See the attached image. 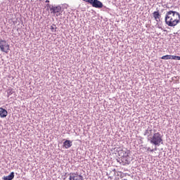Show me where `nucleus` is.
Segmentation results:
<instances>
[{"mask_svg": "<svg viewBox=\"0 0 180 180\" xmlns=\"http://www.w3.org/2000/svg\"><path fill=\"white\" fill-rule=\"evenodd\" d=\"M63 147H65V148H70V147L72 146V141H70V140H66L65 142H63Z\"/></svg>", "mask_w": 180, "mask_h": 180, "instance_id": "nucleus-11", "label": "nucleus"}, {"mask_svg": "<svg viewBox=\"0 0 180 180\" xmlns=\"http://www.w3.org/2000/svg\"><path fill=\"white\" fill-rule=\"evenodd\" d=\"M118 154L121 158H123L124 157H129V153H127V149H122L118 151Z\"/></svg>", "mask_w": 180, "mask_h": 180, "instance_id": "nucleus-8", "label": "nucleus"}, {"mask_svg": "<svg viewBox=\"0 0 180 180\" xmlns=\"http://www.w3.org/2000/svg\"><path fill=\"white\" fill-rule=\"evenodd\" d=\"M94 0H84V2H87L88 4H90V5H91L92 2Z\"/></svg>", "mask_w": 180, "mask_h": 180, "instance_id": "nucleus-19", "label": "nucleus"}, {"mask_svg": "<svg viewBox=\"0 0 180 180\" xmlns=\"http://www.w3.org/2000/svg\"><path fill=\"white\" fill-rule=\"evenodd\" d=\"M0 50L3 53H9V44L4 39L0 40Z\"/></svg>", "mask_w": 180, "mask_h": 180, "instance_id": "nucleus-3", "label": "nucleus"}, {"mask_svg": "<svg viewBox=\"0 0 180 180\" xmlns=\"http://www.w3.org/2000/svg\"><path fill=\"white\" fill-rule=\"evenodd\" d=\"M170 16H171L173 19H175V17L172 16V15H170Z\"/></svg>", "mask_w": 180, "mask_h": 180, "instance_id": "nucleus-20", "label": "nucleus"}, {"mask_svg": "<svg viewBox=\"0 0 180 180\" xmlns=\"http://www.w3.org/2000/svg\"><path fill=\"white\" fill-rule=\"evenodd\" d=\"M148 141H150V144H153V146L158 147H160L161 144H164L162 135H161L160 132L154 133L151 137L148 138Z\"/></svg>", "mask_w": 180, "mask_h": 180, "instance_id": "nucleus-2", "label": "nucleus"}, {"mask_svg": "<svg viewBox=\"0 0 180 180\" xmlns=\"http://www.w3.org/2000/svg\"><path fill=\"white\" fill-rule=\"evenodd\" d=\"M69 180H84L82 175L78 174V173L70 174Z\"/></svg>", "mask_w": 180, "mask_h": 180, "instance_id": "nucleus-4", "label": "nucleus"}, {"mask_svg": "<svg viewBox=\"0 0 180 180\" xmlns=\"http://www.w3.org/2000/svg\"><path fill=\"white\" fill-rule=\"evenodd\" d=\"M159 27V29H162V27Z\"/></svg>", "mask_w": 180, "mask_h": 180, "instance_id": "nucleus-22", "label": "nucleus"}, {"mask_svg": "<svg viewBox=\"0 0 180 180\" xmlns=\"http://www.w3.org/2000/svg\"><path fill=\"white\" fill-rule=\"evenodd\" d=\"M56 16H58V14H56Z\"/></svg>", "mask_w": 180, "mask_h": 180, "instance_id": "nucleus-24", "label": "nucleus"}, {"mask_svg": "<svg viewBox=\"0 0 180 180\" xmlns=\"http://www.w3.org/2000/svg\"><path fill=\"white\" fill-rule=\"evenodd\" d=\"M165 20L167 26L174 27V26H176L180 22V14L174 11H167L165 15Z\"/></svg>", "mask_w": 180, "mask_h": 180, "instance_id": "nucleus-1", "label": "nucleus"}, {"mask_svg": "<svg viewBox=\"0 0 180 180\" xmlns=\"http://www.w3.org/2000/svg\"><path fill=\"white\" fill-rule=\"evenodd\" d=\"M153 18L155 19L156 22H160V19H161V15H160V12L155 11L153 13Z\"/></svg>", "mask_w": 180, "mask_h": 180, "instance_id": "nucleus-12", "label": "nucleus"}, {"mask_svg": "<svg viewBox=\"0 0 180 180\" xmlns=\"http://www.w3.org/2000/svg\"><path fill=\"white\" fill-rule=\"evenodd\" d=\"M51 30L52 32H57V27L56 26V25L53 24L51 26Z\"/></svg>", "mask_w": 180, "mask_h": 180, "instance_id": "nucleus-16", "label": "nucleus"}, {"mask_svg": "<svg viewBox=\"0 0 180 180\" xmlns=\"http://www.w3.org/2000/svg\"><path fill=\"white\" fill-rule=\"evenodd\" d=\"M122 161L125 164H130V159L129 158V156L122 158Z\"/></svg>", "mask_w": 180, "mask_h": 180, "instance_id": "nucleus-13", "label": "nucleus"}, {"mask_svg": "<svg viewBox=\"0 0 180 180\" xmlns=\"http://www.w3.org/2000/svg\"><path fill=\"white\" fill-rule=\"evenodd\" d=\"M147 151H150V153H154V151H157V148L155 149H151V148H144Z\"/></svg>", "mask_w": 180, "mask_h": 180, "instance_id": "nucleus-17", "label": "nucleus"}, {"mask_svg": "<svg viewBox=\"0 0 180 180\" xmlns=\"http://www.w3.org/2000/svg\"><path fill=\"white\" fill-rule=\"evenodd\" d=\"M15 178V172H12L10 175L2 177L3 180H13Z\"/></svg>", "mask_w": 180, "mask_h": 180, "instance_id": "nucleus-10", "label": "nucleus"}, {"mask_svg": "<svg viewBox=\"0 0 180 180\" xmlns=\"http://www.w3.org/2000/svg\"><path fill=\"white\" fill-rule=\"evenodd\" d=\"M45 2H46V3H48V4H49V2H50V1L46 0Z\"/></svg>", "mask_w": 180, "mask_h": 180, "instance_id": "nucleus-21", "label": "nucleus"}, {"mask_svg": "<svg viewBox=\"0 0 180 180\" xmlns=\"http://www.w3.org/2000/svg\"><path fill=\"white\" fill-rule=\"evenodd\" d=\"M8 116V111L5 108H0V117H6Z\"/></svg>", "mask_w": 180, "mask_h": 180, "instance_id": "nucleus-9", "label": "nucleus"}, {"mask_svg": "<svg viewBox=\"0 0 180 180\" xmlns=\"http://www.w3.org/2000/svg\"><path fill=\"white\" fill-rule=\"evenodd\" d=\"M50 11H51V13L56 14V13H60V12L61 11V6H51V8H50Z\"/></svg>", "mask_w": 180, "mask_h": 180, "instance_id": "nucleus-7", "label": "nucleus"}, {"mask_svg": "<svg viewBox=\"0 0 180 180\" xmlns=\"http://www.w3.org/2000/svg\"><path fill=\"white\" fill-rule=\"evenodd\" d=\"M172 60H180V56H172Z\"/></svg>", "mask_w": 180, "mask_h": 180, "instance_id": "nucleus-18", "label": "nucleus"}, {"mask_svg": "<svg viewBox=\"0 0 180 180\" xmlns=\"http://www.w3.org/2000/svg\"><path fill=\"white\" fill-rule=\"evenodd\" d=\"M162 60H172V56L171 55H165L162 56Z\"/></svg>", "mask_w": 180, "mask_h": 180, "instance_id": "nucleus-14", "label": "nucleus"}, {"mask_svg": "<svg viewBox=\"0 0 180 180\" xmlns=\"http://www.w3.org/2000/svg\"><path fill=\"white\" fill-rule=\"evenodd\" d=\"M143 136L148 137H151L153 136V128L151 127H148V128L144 131Z\"/></svg>", "mask_w": 180, "mask_h": 180, "instance_id": "nucleus-6", "label": "nucleus"}, {"mask_svg": "<svg viewBox=\"0 0 180 180\" xmlns=\"http://www.w3.org/2000/svg\"><path fill=\"white\" fill-rule=\"evenodd\" d=\"M46 6H50V4H47Z\"/></svg>", "mask_w": 180, "mask_h": 180, "instance_id": "nucleus-23", "label": "nucleus"}, {"mask_svg": "<svg viewBox=\"0 0 180 180\" xmlns=\"http://www.w3.org/2000/svg\"><path fill=\"white\" fill-rule=\"evenodd\" d=\"M93 8H97L101 9V8H103V4L99 0H93L91 4Z\"/></svg>", "mask_w": 180, "mask_h": 180, "instance_id": "nucleus-5", "label": "nucleus"}, {"mask_svg": "<svg viewBox=\"0 0 180 180\" xmlns=\"http://www.w3.org/2000/svg\"><path fill=\"white\" fill-rule=\"evenodd\" d=\"M13 94V89H10L7 90V97L9 98L11 95Z\"/></svg>", "mask_w": 180, "mask_h": 180, "instance_id": "nucleus-15", "label": "nucleus"}]
</instances>
